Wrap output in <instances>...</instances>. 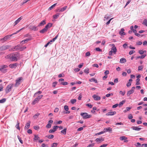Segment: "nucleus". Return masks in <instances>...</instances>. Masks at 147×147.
Returning a JSON list of instances; mask_svg holds the SVG:
<instances>
[{"instance_id":"bf43d9fd","label":"nucleus","mask_w":147,"mask_h":147,"mask_svg":"<svg viewBox=\"0 0 147 147\" xmlns=\"http://www.w3.org/2000/svg\"><path fill=\"white\" fill-rule=\"evenodd\" d=\"M125 102H121L119 104V107H121L123 104Z\"/></svg>"},{"instance_id":"5701e85b","label":"nucleus","mask_w":147,"mask_h":147,"mask_svg":"<svg viewBox=\"0 0 147 147\" xmlns=\"http://www.w3.org/2000/svg\"><path fill=\"white\" fill-rule=\"evenodd\" d=\"M30 121H28L27 123H26L24 128L25 129H28L30 127Z\"/></svg>"},{"instance_id":"3c124183","label":"nucleus","mask_w":147,"mask_h":147,"mask_svg":"<svg viewBox=\"0 0 147 147\" xmlns=\"http://www.w3.org/2000/svg\"><path fill=\"white\" fill-rule=\"evenodd\" d=\"M86 57H89L90 55V52H87L85 54Z\"/></svg>"},{"instance_id":"cd10ccee","label":"nucleus","mask_w":147,"mask_h":147,"mask_svg":"<svg viewBox=\"0 0 147 147\" xmlns=\"http://www.w3.org/2000/svg\"><path fill=\"white\" fill-rule=\"evenodd\" d=\"M126 62V59L124 58H121L120 59V62L121 63H124Z\"/></svg>"},{"instance_id":"ea45409f","label":"nucleus","mask_w":147,"mask_h":147,"mask_svg":"<svg viewBox=\"0 0 147 147\" xmlns=\"http://www.w3.org/2000/svg\"><path fill=\"white\" fill-rule=\"evenodd\" d=\"M46 137L49 139H53L54 138V136L53 135H50L48 136H46Z\"/></svg>"},{"instance_id":"c756f323","label":"nucleus","mask_w":147,"mask_h":147,"mask_svg":"<svg viewBox=\"0 0 147 147\" xmlns=\"http://www.w3.org/2000/svg\"><path fill=\"white\" fill-rule=\"evenodd\" d=\"M66 128H64L63 130L61 131V132L64 135H65L66 134Z\"/></svg>"},{"instance_id":"6e6d98bb","label":"nucleus","mask_w":147,"mask_h":147,"mask_svg":"<svg viewBox=\"0 0 147 147\" xmlns=\"http://www.w3.org/2000/svg\"><path fill=\"white\" fill-rule=\"evenodd\" d=\"M64 109L66 111H67L69 109L68 107L67 106V105H65L64 106Z\"/></svg>"},{"instance_id":"dca6fc26","label":"nucleus","mask_w":147,"mask_h":147,"mask_svg":"<svg viewBox=\"0 0 147 147\" xmlns=\"http://www.w3.org/2000/svg\"><path fill=\"white\" fill-rule=\"evenodd\" d=\"M104 139L102 138H97L96 139L95 141L97 142L98 143H99L103 141Z\"/></svg>"},{"instance_id":"4468645a","label":"nucleus","mask_w":147,"mask_h":147,"mask_svg":"<svg viewBox=\"0 0 147 147\" xmlns=\"http://www.w3.org/2000/svg\"><path fill=\"white\" fill-rule=\"evenodd\" d=\"M46 20H44L42 21L38 25V26L40 27L41 26H43L45 24H46Z\"/></svg>"},{"instance_id":"9b49d317","label":"nucleus","mask_w":147,"mask_h":147,"mask_svg":"<svg viewBox=\"0 0 147 147\" xmlns=\"http://www.w3.org/2000/svg\"><path fill=\"white\" fill-rule=\"evenodd\" d=\"M135 89V87H133L130 90L127 92V96H129L131 94L133 93L134 92V91Z\"/></svg>"},{"instance_id":"09e8293b","label":"nucleus","mask_w":147,"mask_h":147,"mask_svg":"<svg viewBox=\"0 0 147 147\" xmlns=\"http://www.w3.org/2000/svg\"><path fill=\"white\" fill-rule=\"evenodd\" d=\"M58 144L57 143H53L51 147H56L57 145Z\"/></svg>"},{"instance_id":"e2e57ef3","label":"nucleus","mask_w":147,"mask_h":147,"mask_svg":"<svg viewBox=\"0 0 147 147\" xmlns=\"http://www.w3.org/2000/svg\"><path fill=\"white\" fill-rule=\"evenodd\" d=\"M94 143H93L91 144H90L87 146V147H92L94 146Z\"/></svg>"},{"instance_id":"393cba45","label":"nucleus","mask_w":147,"mask_h":147,"mask_svg":"<svg viewBox=\"0 0 147 147\" xmlns=\"http://www.w3.org/2000/svg\"><path fill=\"white\" fill-rule=\"evenodd\" d=\"M42 95H40L38 96L34 100V101H38L40 100V99H41L42 97Z\"/></svg>"},{"instance_id":"58836bf2","label":"nucleus","mask_w":147,"mask_h":147,"mask_svg":"<svg viewBox=\"0 0 147 147\" xmlns=\"http://www.w3.org/2000/svg\"><path fill=\"white\" fill-rule=\"evenodd\" d=\"M140 81V79L139 78H137L136 80V85L140 84V82H139Z\"/></svg>"},{"instance_id":"b1692460","label":"nucleus","mask_w":147,"mask_h":147,"mask_svg":"<svg viewBox=\"0 0 147 147\" xmlns=\"http://www.w3.org/2000/svg\"><path fill=\"white\" fill-rule=\"evenodd\" d=\"M67 6H64L63 7H62L60 9H59L58 10L59 12H63L67 8Z\"/></svg>"},{"instance_id":"4d7b16f0","label":"nucleus","mask_w":147,"mask_h":147,"mask_svg":"<svg viewBox=\"0 0 147 147\" xmlns=\"http://www.w3.org/2000/svg\"><path fill=\"white\" fill-rule=\"evenodd\" d=\"M142 42L141 41H138L136 42V44L138 45H141L142 44Z\"/></svg>"},{"instance_id":"f704fd0d","label":"nucleus","mask_w":147,"mask_h":147,"mask_svg":"<svg viewBox=\"0 0 147 147\" xmlns=\"http://www.w3.org/2000/svg\"><path fill=\"white\" fill-rule=\"evenodd\" d=\"M60 15V13H57L56 14L53 16V18L55 19H56Z\"/></svg>"},{"instance_id":"680f3d73","label":"nucleus","mask_w":147,"mask_h":147,"mask_svg":"<svg viewBox=\"0 0 147 147\" xmlns=\"http://www.w3.org/2000/svg\"><path fill=\"white\" fill-rule=\"evenodd\" d=\"M57 82H55L53 83V86L54 87H55L56 85L57 84Z\"/></svg>"},{"instance_id":"774afa93","label":"nucleus","mask_w":147,"mask_h":147,"mask_svg":"<svg viewBox=\"0 0 147 147\" xmlns=\"http://www.w3.org/2000/svg\"><path fill=\"white\" fill-rule=\"evenodd\" d=\"M141 147H147V144H143L141 145Z\"/></svg>"},{"instance_id":"473e14b6","label":"nucleus","mask_w":147,"mask_h":147,"mask_svg":"<svg viewBox=\"0 0 147 147\" xmlns=\"http://www.w3.org/2000/svg\"><path fill=\"white\" fill-rule=\"evenodd\" d=\"M131 109V107H127L126 108V109L124 110L123 112L124 113L127 112V111H129Z\"/></svg>"},{"instance_id":"7ed1b4c3","label":"nucleus","mask_w":147,"mask_h":147,"mask_svg":"<svg viewBox=\"0 0 147 147\" xmlns=\"http://www.w3.org/2000/svg\"><path fill=\"white\" fill-rule=\"evenodd\" d=\"M80 115L84 119L89 118L91 117V115H88L87 113H81Z\"/></svg>"},{"instance_id":"423d86ee","label":"nucleus","mask_w":147,"mask_h":147,"mask_svg":"<svg viewBox=\"0 0 147 147\" xmlns=\"http://www.w3.org/2000/svg\"><path fill=\"white\" fill-rule=\"evenodd\" d=\"M13 86V84H10L7 86L5 90L6 93H8L10 91L11 89L12 88Z\"/></svg>"},{"instance_id":"13d9d810","label":"nucleus","mask_w":147,"mask_h":147,"mask_svg":"<svg viewBox=\"0 0 147 147\" xmlns=\"http://www.w3.org/2000/svg\"><path fill=\"white\" fill-rule=\"evenodd\" d=\"M135 51L134 50H131L129 52V54L130 55H131L132 54L134 53H135Z\"/></svg>"},{"instance_id":"72a5a7b5","label":"nucleus","mask_w":147,"mask_h":147,"mask_svg":"<svg viewBox=\"0 0 147 147\" xmlns=\"http://www.w3.org/2000/svg\"><path fill=\"white\" fill-rule=\"evenodd\" d=\"M89 81L90 82H94L96 83H97V81L94 78H92L91 79H90L89 80Z\"/></svg>"},{"instance_id":"a211bd4d","label":"nucleus","mask_w":147,"mask_h":147,"mask_svg":"<svg viewBox=\"0 0 147 147\" xmlns=\"http://www.w3.org/2000/svg\"><path fill=\"white\" fill-rule=\"evenodd\" d=\"M112 129L110 127H109L108 128H105L104 129V132H107V131H109V132H111L112 131Z\"/></svg>"},{"instance_id":"2f4dec72","label":"nucleus","mask_w":147,"mask_h":147,"mask_svg":"<svg viewBox=\"0 0 147 147\" xmlns=\"http://www.w3.org/2000/svg\"><path fill=\"white\" fill-rule=\"evenodd\" d=\"M146 51H143L142 50H140L139 51V53L141 55H142L144 53H146Z\"/></svg>"},{"instance_id":"f3484780","label":"nucleus","mask_w":147,"mask_h":147,"mask_svg":"<svg viewBox=\"0 0 147 147\" xmlns=\"http://www.w3.org/2000/svg\"><path fill=\"white\" fill-rule=\"evenodd\" d=\"M93 97L94 98V100H99L100 99V97L96 95H93Z\"/></svg>"},{"instance_id":"bb28decb","label":"nucleus","mask_w":147,"mask_h":147,"mask_svg":"<svg viewBox=\"0 0 147 147\" xmlns=\"http://www.w3.org/2000/svg\"><path fill=\"white\" fill-rule=\"evenodd\" d=\"M47 30L45 28L40 31V32L41 33H44L47 32Z\"/></svg>"},{"instance_id":"39448f33","label":"nucleus","mask_w":147,"mask_h":147,"mask_svg":"<svg viewBox=\"0 0 147 147\" xmlns=\"http://www.w3.org/2000/svg\"><path fill=\"white\" fill-rule=\"evenodd\" d=\"M117 51V49L116 47H112L111 48V50L109 52V55H112L113 53L114 54H116Z\"/></svg>"},{"instance_id":"603ef678","label":"nucleus","mask_w":147,"mask_h":147,"mask_svg":"<svg viewBox=\"0 0 147 147\" xmlns=\"http://www.w3.org/2000/svg\"><path fill=\"white\" fill-rule=\"evenodd\" d=\"M61 84L63 85V86H65L67 84V82H62L61 83Z\"/></svg>"},{"instance_id":"c9c22d12","label":"nucleus","mask_w":147,"mask_h":147,"mask_svg":"<svg viewBox=\"0 0 147 147\" xmlns=\"http://www.w3.org/2000/svg\"><path fill=\"white\" fill-rule=\"evenodd\" d=\"M127 139V138L124 136H122L120 137V139L121 140H126Z\"/></svg>"},{"instance_id":"2eb2a0df","label":"nucleus","mask_w":147,"mask_h":147,"mask_svg":"<svg viewBox=\"0 0 147 147\" xmlns=\"http://www.w3.org/2000/svg\"><path fill=\"white\" fill-rule=\"evenodd\" d=\"M30 40H31V38H30L22 40L20 42V44L22 45H23Z\"/></svg>"},{"instance_id":"4be33fe9","label":"nucleus","mask_w":147,"mask_h":147,"mask_svg":"<svg viewBox=\"0 0 147 147\" xmlns=\"http://www.w3.org/2000/svg\"><path fill=\"white\" fill-rule=\"evenodd\" d=\"M132 129L136 131H140L141 129V128L133 126L131 128Z\"/></svg>"},{"instance_id":"f03ea898","label":"nucleus","mask_w":147,"mask_h":147,"mask_svg":"<svg viewBox=\"0 0 147 147\" xmlns=\"http://www.w3.org/2000/svg\"><path fill=\"white\" fill-rule=\"evenodd\" d=\"M26 47L25 46H23L22 47H21L20 45H18L16 46L14 48H13V51L17 50H19L20 51H23L25 49Z\"/></svg>"},{"instance_id":"20e7f679","label":"nucleus","mask_w":147,"mask_h":147,"mask_svg":"<svg viewBox=\"0 0 147 147\" xmlns=\"http://www.w3.org/2000/svg\"><path fill=\"white\" fill-rule=\"evenodd\" d=\"M8 67V66L6 65H2L0 68V71L3 73H5L7 72V69L6 68Z\"/></svg>"},{"instance_id":"4c0bfd02","label":"nucleus","mask_w":147,"mask_h":147,"mask_svg":"<svg viewBox=\"0 0 147 147\" xmlns=\"http://www.w3.org/2000/svg\"><path fill=\"white\" fill-rule=\"evenodd\" d=\"M142 24L147 26V20L146 19L144 20Z\"/></svg>"},{"instance_id":"e433bc0d","label":"nucleus","mask_w":147,"mask_h":147,"mask_svg":"<svg viewBox=\"0 0 147 147\" xmlns=\"http://www.w3.org/2000/svg\"><path fill=\"white\" fill-rule=\"evenodd\" d=\"M57 3L54 4L53 5L51 6L49 8V10H50L53 9L56 5Z\"/></svg>"},{"instance_id":"338daca9","label":"nucleus","mask_w":147,"mask_h":147,"mask_svg":"<svg viewBox=\"0 0 147 147\" xmlns=\"http://www.w3.org/2000/svg\"><path fill=\"white\" fill-rule=\"evenodd\" d=\"M136 146L137 147H140L141 146V144L139 142H138L137 143V144L136 145Z\"/></svg>"},{"instance_id":"6ab92c4d","label":"nucleus","mask_w":147,"mask_h":147,"mask_svg":"<svg viewBox=\"0 0 147 147\" xmlns=\"http://www.w3.org/2000/svg\"><path fill=\"white\" fill-rule=\"evenodd\" d=\"M116 112L115 111L109 112L106 114V115H113L115 114Z\"/></svg>"},{"instance_id":"79ce46f5","label":"nucleus","mask_w":147,"mask_h":147,"mask_svg":"<svg viewBox=\"0 0 147 147\" xmlns=\"http://www.w3.org/2000/svg\"><path fill=\"white\" fill-rule=\"evenodd\" d=\"M39 115V113H37L36 114L34 115L33 116V117L34 119H36L37 118L38 116Z\"/></svg>"},{"instance_id":"1a4fd4ad","label":"nucleus","mask_w":147,"mask_h":147,"mask_svg":"<svg viewBox=\"0 0 147 147\" xmlns=\"http://www.w3.org/2000/svg\"><path fill=\"white\" fill-rule=\"evenodd\" d=\"M22 79V77L18 78L16 80V83L15 84V86H17L19 85L20 84L21 81Z\"/></svg>"},{"instance_id":"052dcab7","label":"nucleus","mask_w":147,"mask_h":147,"mask_svg":"<svg viewBox=\"0 0 147 147\" xmlns=\"http://www.w3.org/2000/svg\"><path fill=\"white\" fill-rule=\"evenodd\" d=\"M39 128V127L38 126H34V128L35 130H38Z\"/></svg>"},{"instance_id":"5fc2aeb1","label":"nucleus","mask_w":147,"mask_h":147,"mask_svg":"<svg viewBox=\"0 0 147 147\" xmlns=\"http://www.w3.org/2000/svg\"><path fill=\"white\" fill-rule=\"evenodd\" d=\"M86 106L89 107L90 108H92V105L89 104H86Z\"/></svg>"},{"instance_id":"f257e3e1","label":"nucleus","mask_w":147,"mask_h":147,"mask_svg":"<svg viewBox=\"0 0 147 147\" xmlns=\"http://www.w3.org/2000/svg\"><path fill=\"white\" fill-rule=\"evenodd\" d=\"M20 58V54L18 53H15L13 54L11 57V60L13 61H16L18 59Z\"/></svg>"},{"instance_id":"aec40b11","label":"nucleus","mask_w":147,"mask_h":147,"mask_svg":"<svg viewBox=\"0 0 147 147\" xmlns=\"http://www.w3.org/2000/svg\"><path fill=\"white\" fill-rule=\"evenodd\" d=\"M52 24L49 23L48 24L45 26V28L47 30L48 29L50 28L52 26Z\"/></svg>"},{"instance_id":"a878e982","label":"nucleus","mask_w":147,"mask_h":147,"mask_svg":"<svg viewBox=\"0 0 147 147\" xmlns=\"http://www.w3.org/2000/svg\"><path fill=\"white\" fill-rule=\"evenodd\" d=\"M124 29L123 28H122L121 31L119 32V34L121 35H125V33L124 32Z\"/></svg>"},{"instance_id":"6e6552de","label":"nucleus","mask_w":147,"mask_h":147,"mask_svg":"<svg viewBox=\"0 0 147 147\" xmlns=\"http://www.w3.org/2000/svg\"><path fill=\"white\" fill-rule=\"evenodd\" d=\"M29 28L30 29L34 31H37L38 30V28L37 26H36L35 25H32L30 26Z\"/></svg>"},{"instance_id":"9d476101","label":"nucleus","mask_w":147,"mask_h":147,"mask_svg":"<svg viewBox=\"0 0 147 147\" xmlns=\"http://www.w3.org/2000/svg\"><path fill=\"white\" fill-rule=\"evenodd\" d=\"M10 48V46L8 45H3L0 48V49L1 51H4Z\"/></svg>"},{"instance_id":"f8f14e48","label":"nucleus","mask_w":147,"mask_h":147,"mask_svg":"<svg viewBox=\"0 0 147 147\" xmlns=\"http://www.w3.org/2000/svg\"><path fill=\"white\" fill-rule=\"evenodd\" d=\"M53 121L51 120L48 121V124L46 125V127L47 128H50L51 127V124L53 123Z\"/></svg>"},{"instance_id":"c03bdc74","label":"nucleus","mask_w":147,"mask_h":147,"mask_svg":"<svg viewBox=\"0 0 147 147\" xmlns=\"http://www.w3.org/2000/svg\"><path fill=\"white\" fill-rule=\"evenodd\" d=\"M17 137H18V140H19V141L22 144L23 143V141L21 139V138L20 137V136H19L18 135V136H17Z\"/></svg>"},{"instance_id":"412c9836","label":"nucleus","mask_w":147,"mask_h":147,"mask_svg":"<svg viewBox=\"0 0 147 147\" xmlns=\"http://www.w3.org/2000/svg\"><path fill=\"white\" fill-rule=\"evenodd\" d=\"M22 19V17H21L19 18L16 20L15 21V24L14 26H15L16 25H17Z\"/></svg>"},{"instance_id":"0e129e2a","label":"nucleus","mask_w":147,"mask_h":147,"mask_svg":"<svg viewBox=\"0 0 147 147\" xmlns=\"http://www.w3.org/2000/svg\"><path fill=\"white\" fill-rule=\"evenodd\" d=\"M119 105L118 104H116L115 105H113L112 106V108H115L117 107Z\"/></svg>"},{"instance_id":"ddd939ff","label":"nucleus","mask_w":147,"mask_h":147,"mask_svg":"<svg viewBox=\"0 0 147 147\" xmlns=\"http://www.w3.org/2000/svg\"><path fill=\"white\" fill-rule=\"evenodd\" d=\"M18 65L17 63L11 64L9 65V67L12 69H15Z\"/></svg>"},{"instance_id":"37998d69","label":"nucleus","mask_w":147,"mask_h":147,"mask_svg":"<svg viewBox=\"0 0 147 147\" xmlns=\"http://www.w3.org/2000/svg\"><path fill=\"white\" fill-rule=\"evenodd\" d=\"M56 131V129H51L49 131V133H52Z\"/></svg>"},{"instance_id":"a18cd8bd","label":"nucleus","mask_w":147,"mask_h":147,"mask_svg":"<svg viewBox=\"0 0 147 147\" xmlns=\"http://www.w3.org/2000/svg\"><path fill=\"white\" fill-rule=\"evenodd\" d=\"M24 28H22L20 29L19 30L17 31L16 32L13 34H11V35H12V36L13 35L16 34L17 33H18L19 32H20L21 30H22Z\"/></svg>"},{"instance_id":"c85d7f7f","label":"nucleus","mask_w":147,"mask_h":147,"mask_svg":"<svg viewBox=\"0 0 147 147\" xmlns=\"http://www.w3.org/2000/svg\"><path fill=\"white\" fill-rule=\"evenodd\" d=\"M15 127L17 129H19V130H20V127L19 122L18 121L17 122V124L16 125Z\"/></svg>"},{"instance_id":"864d4df0","label":"nucleus","mask_w":147,"mask_h":147,"mask_svg":"<svg viewBox=\"0 0 147 147\" xmlns=\"http://www.w3.org/2000/svg\"><path fill=\"white\" fill-rule=\"evenodd\" d=\"M41 92H42L41 91H38L37 92H36V93L34 94V96H36L37 95V94H40L41 93Z\"/></svg>"},{"instance_id":"de8ad7c7","label":"nucleus","mask_w":147,"mask_h":147,"mask_svg":"<svg viewBox=\"0 0 147 147\" xmlns=\"http://www.w3.org/2000/svg\"><path fill=\"white\" fill-rule=\"evenodd\" d=\"M125 93V91H120L119 92V94L122 96H123L124 95Z\"/></svg>"},{"instance_id":"0eeeda50","label":"nucleus","mask_w":147,"mask_h":147,"mask_svg":"<svg viewBox=\"0 0 147 147\" xmlns=\"http://www.w3.org/2000/svg\"><path fill=\"white\" fill-rule=\"evenodd\" d=\"M11 36H12V35H7L3 38H1L0 40L2 42H4L9 39Z\"/></svg>"},{"instance_id":"7c9ffc66","label":"nucleus","mask_w":147,"mask_h":147,"mask_svg":"<svg viewBox=\"0 0 147 147\" xmlns=\"http://www.w3.org/2000/svg\"><path fill=\"white\" fill-rule=\"evenodd\" d=\"M34 140L36 141L40 139V138L39 136H38V135H34Z\"/></svg>"},{"instance_id":"69168bd1","label":"nucleus","mask_w":147,"mask_h":147,"mask_svg":"<svg viewBox=\"0 0 147 147\" xmlns=\"http://www.w3.org/2000/svg\"><path fill=\"white\" fill-rule=\"evenodd\" d=\"M143 69V67L142 66H139L138 67V71L142 70Z\"/></svg>"},{"instance_id":"a19ab883","label":"nucleus","mask_w":147,"mask_h":147,"mask_svg":"<svg viewBox=\"0 0 147 147\" xmlns=\"http://www.w3.org/2000/svg\"><path fill=\"white\" fill-rule=\"evenodd\" d=\"M84 72L86 74H88L89 72V69L88 68H87L84 70Z\"/></svg>"},{"instance_id":"49530a36","label":"nucleus","mask_w":147,"mask_h":147,"mask_svg":"<svg viewBox=\"0 0 147 147\" xmlns=\"http://www.w3.org/2000/svg\"><path fill=\"white\" fill-rule=\"evenodd\" d=\"M105 132H104V131H101L98 133L96 134L95 135H96V136L99 135H100L101 134H102L104 133Z\"/></svg>"},{"instance_id":"8fccbe9b","label":"nucleus","mask_w":147,"mask_h":147,"mask_svg":"<svg viewBox=\"0 0 147 147\" xmlns=\"http://www.w3.org/2000/svg\"><path fill=\"white\" fill-rule=\"evenodd\" d=\"M85 127V126H83V127H80V128H78V129H77L78 131H81L83 129V127Z\"/></svg>"}]
</instances>
